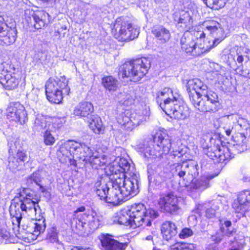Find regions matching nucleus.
I'll return each instance as SVG.
<instances>
[{
    "instance_id": "obj_1",
    "label": "nucleus",
    "mask_w": 250,
    "mask_h": 250,
    "mask_svg": "<svg viewBox=\"0 0 250 250\" xmlns=\"http://www.w3.org/2000/svg\"><path fill=\"white\" fill-rule=\"evenodd\" d=\"M39 200L36 195L31 193L29 189H24L19 193V197H15L12 200L10 207V214L13 224V230L15 236L20 239L26 238L27 233L38 236L45 229V225L37 223H30L28 225H22L21 230L20 224L22 216L27 215L31 219H40L41 209L38 205Z\"/></svg>"
},
{
    "instance_id": "obj_2",
    "label": "nucleus",
    "mask_w": 250,
    "mask_h": 250,
    "mask_svg": "<svg viewBox=\"0 0 250 250\" xmlns=\"http://www.w3.org/2000/svg\"><path fill=\"white\" fill-rule=\"evenodd\" d=\"M125 179L124 173L113 174L107 194L104 201L114 206L120 204L121 202L127 200L136 195L139 192L137 176Z\"/></svg>"
},
{
    "instance_id": "obj_3",
    "label": "nucleus",
    "mask_w": 250,
    "mask_h": 250,
    "mask_svg": "<svg viewBox=\"0 0 250 250\" xmlns=\"http://www.w3.org/2000/svg\"><path fill=\"white\" fill-rule=\"evenodd\" d=\"M158 216L155 210L146 209L143 204H135L129 209H123L114 214L112 218L113 223L135 228L145 225L150 226L151 221Z\"/></svg>"
},
{
    "instance_id": "obj_4",
    "label": "nucleus",
    "mask_w": 250,
    "mask_h": 250,
    "mask_svg": "<svg viewBox=\"0 0 250 250\" xmlns=\"http://www.w3.org/2000/svg\"><path fill=\"white\" fill-rule=\"evenodd\" d=\"M173 149L174 155L181 152L177 149L174 143H171L169 136L165 132L156 133L153 140L144 141L137 145V149L147 158H160L164 154H168L170 149Z\"/></svg>"
},
{
    "instance_id": "obj_5",
    "label": "nucleus",
    "mask_w": 250,
    "mask_h": 250,
    "mask_svg": "<svg viewBox=\"0 0 250 250\" xmlns=\"http://www.w3.org/2000/svg\"><path fill=\"white\" fill-rule=\"evenodd\" d=\"M150 67L149 60L144 58L126 62L121 66L119 74L122 78H128L130 81H139L147 73Z\"/></svg>"
},
{
    "instance_id": "obj_6",
    "label": "nucleus",
    "mask_w": 250,
    "mask_h": 250,
    "mask_svg": "<svg viewBox=\"0 0 250 250\" xmlns=\"http://www.w3.org/2000/svg\"><path fill=\"white\" fill-rule=\"evenodd\" d=\"M69 87L66 82L58 78H50L45 84V93L48 100L52 103L59 104L62 99V94L68 95Z\"/></svg>"
},
{
    "instance_id": "obj_7",
    "label": "nucleus",
    "mask_w": 250,
    "mask_h": 250,
    "mask_svg": "<svg viewBox=\"0 0 250 250\" xmlns=\"http://www.w3.org/2000/svg\"><path fill=\"white\" fill-rule=\"evenodd\" d=\"M60 152L66 157L72 155L86 163L90 161L94 155L90 148L84 144H80L72 141H68L60 148Z\"/></svg>"
},
{
    "instance_id": "obj_8",
    "label": "nucleus",
    "mask_w": 250,
    "mask_h": 250,
    "mask_svg": "<svg viewBox=\"0 0 250 250\" xmlns=\"http://www.w3.org/2000/svg\"><path fill=\"white\" fill-rule=\"evenodd\" d=\"M198 165L197 162L193 161H185L182 163L177 164L175 167V172L180 177L183 179L185 183L183 186L188 187L198 175Z\"/></svg>"
},
{
    "instance_id": "obj_9",
    "label": "nucleus",
    "mask_w": 250,
    "mask_h": 250,
    "mask_svg": "<svg viewBox=\"0 0 250 250\" xmlns=\"http://www.w3.org/2000/svg\"><path fill=\"white\" fill-rule=\"evenodd\" d=\"M114 36L119 41L128 42L137 38L139 34V30L133 27L132 24L124 21L121 24L117 22L114 25Z\"/></svg>"
},
{
    "instance_id": "obj_10",
    "label": "nucleus",
    "mask_w": 250,
    "mask_h": 250,
    "mask_svg": "<svg viewBox=\"0 0 250 250\" xmlns=\"http://www.w3.org/2000/svg\"><path fill=\"white\" fill-rule=\"evenodd\" d=\"M18 142L8 143L9 153L8 166L10 169H15L18 167L27 160V155L22 150L18 149L17 144Z\"/></svg>"
},
{
    "instance_id": "obj_11",
    "label": "nucleus",
    "mask_w": 250,
    "mask_h": 250,
    "mask_svg": "<svg viewBox=\"0 0 250 250\" xmlns=\"http://www.w3.org/2000/svg\"><path fill=\"white\" fill-rule=\"evenodd\" d=\"M74 114L80 116L84 119L88 123L89 128L96 134H103L104 127L101 118L91 110H74Z\"/></svg>"
},
{
    "instance_id": "obj_12",
    "label": "nucleus",
    "mask_w": 250,
    "mask_h": 250,
    "mask_svg": "<svg viewBox=\"0 0 250 250\" xmlns=\"http://www.w3.org/2000/svg\"><path fill=\"white\" fill-rule=\"evenodd\" d=\"M17 29L15 27H9L4 19L0 15V44L10 45L14 43L17 39Z\"/></svg>"
},
{
    "instance_id": "obj_13",
    "label": "nucleus",
    "mask_w": 250,
    "mask_h": 250,
    "mask_svg": "<svg viewBox=\"0 0 250 250\" xmlns=\"http://www.w3.org/2000/svg\"><path fill=\"white\" fill-rule=\"evenodd\" d=\"M178 203L177 196L172 193L161 195L158 200V205L161 210L169 213H173L179 209Z\"/></svg>"
},
{
    "instance_id": "obj_14",
    "label": "nucleus",
    "mask_w": 250,
    "mask_h": 250,
    "mask_svg": "<svg viewBox=\"0 0 250 250\" xmlns=\"http://www.w3.org/2000/svg\"><path fill=\"white\" fill-rule=\"evenodd\" d=\"M186 87L189 99H192L194 102L196 101L193 98H197V100H200V97H202V95L206 94L208 89L207 85L198 79L189 80Z\"/></svg>"
},
{
    "instance_id": "obj_15",
    "label": "nucleus",
    "mask_w": 250,
    "mask_h": 250,
    "mask_svg": "<svg viewBox=\"0 0 250 250\" xmlns=\"http://www.w3.org/2000/svg\"><path fill=\"white\" fill-rule=\"evenodd\" d=\"M108 233L102 234L99 236L102 250H125L127 243H121Z\"/></svg>"
},
{
    "instance_id": "obj_16",
    "label": "nucleus",
    "mask_w": 250,
    "mask_h": 250,
    "mask_svg": "<svg viewBox=\"0 0 250 250\" xmlns=\"http://www.w3.org/2000/svg\"><path fill=\"white\" fill-rule=\"evenodd\" d=\"M180 43L183 50L187 53H193V55L196 56L204 53L203 49L200 51L197 50L199 48L197 47L194 37L190 32H187L184 33L181 39Z\"/></svg>"
},
{
    "instance_id": "obj_17",
    "label": "nucleus",
    "mask_w": 250,
    "mask_h": 250,
    "mask_svg": "<svg viewBox=\"0 0 250 250\" xmlns=\"http://www.w3.org/2000/svg\"><path fill=\"white\" fill-rule=\"evenodd\" d=\"M229 149L219 146L211 148L207 156L218 163H225L229 159Z\"/></svg>"
},
{
    "instance_id": "obj_18",
    "label": "nucleus",
    "mask_w": 250,
    "mask_h": 250,
    "mask_svg": "<svg viewBox=\"0 0 250 250\" xmlns=\"http://www.w3.org/2000/svg\"><path fill=\"white\" fill-rule=\"evenodd\" d=\"M82 215L83 219L86 222L90 230L97 229L103 220L102 216L92 209L86 211Z\"/></svg>"
},
{
    "instance_id": "obj_19",
    "label": "nucleus",
    "mask_w": 250,
    "mask_h": 250,
    "mask_svg": "<svg viewBox=\"0 0 250 250\" xmlns=\"http://www.w3.org/2000/svg\"><path fill=\"white\" fill-rule=\"evenodd\" d=\"M250 202V190H244L240 193L237 201L232 204V208L237 212H245L249 209L248 204Z\"/></svg>"
},
{
    "instance_id": "obj_20",
    "label": "nucleus",
    "mask_w": 250,
    "mask_h": 250,
    "mask_svg": "<svg viewBox=\"0 0 250 250\" xmlns=\"http://www.w3.org/2000/svg\"><path fill=\"white\" fill-rule=\"evenodd\" d=\"M118 123L122 125L123 129L127 132L132 131L137 125L136 121L131 118L129 110H125L117 117Z\"/></svg>"
},
{
    "instance_id": "obj_21",
    "label": "nucleus",
    "mask_w": 250,
    "mask_h": 250,
    "mask_svg": "<svg viewBox=\"0 0 250 250\" xmlns=\"http://www.w3.org/2000/svg\"><path fill=\"white\" fill-rule=\"evenodd\" d=\"M173 91L169 88L165 87L157 94L156 101L161 109H165L166 105L174 102Z\"/></svg>"
},
{
    "instance_id": "obj_22",
    "label": "nucleus",
    "mask_w": 250,
    "mask_h": 250,
    "mask_svg": "<svg viewBox=\"0 0 250 250\" xmlns=\"http://www.w3.org/2000/svg\"><path fill=\"white\" fill-rule=\"evenodd\" d=\"M118 164L120 169L117 170L118 172H117V170H115V172L112 173V175L116 174V173H124L125 175V179L134 177V176L136 175L137 176V185L139 186V175L134 171L133 167H131L130 163L127 160L124 158H120Z\"/></svg>"
},
{
    "instance_id": "obj_23",
    "label": "nucleus",
    "mask_w": 250,
    "mask_h": 250,
    "mask_svg": "<svg viewBox=\"0 0 250 250\" xmlns=\"http://www.w3.org/2000/svg\"><path fill=\"white\" fill-rule=\"evenodd\" d=\"M173 19L178 24H183V28L186 30H188L192 26L193 20L188 11L182 10L175 12L173 14Z\"/></svg>"
},
{
    "instance_id": "obj_24",
    "label": "nucleus",
    "mask_w": 250,
    "mask_h": 250,
    "mask_svg": "<svg viewBox=\"0 0 250 250\" xmlns=\"http://www.w3.org/2000/svg\"><path fill=\"white\" fill-rule=\"evenodd\" d=\"M20 83V79L11 74L1 73L0 76V83L7 90H13L17 88Z\"/></svg>"
},
{
    "instance_id": "obj_25",
    "label": "nucleus",
    "mask_w": 250,
    "mask_h": 250,
    "mask_svg": "<svg viewBox=\"0 0 250 250\" xmlns=\"http://www.w3.org/2000/svg\"><path fill=\"white\" fill-rule=\"evenodd\" d=\"M152 33L160 43L167 42L171 37L169 30L163 25L154 27L152 30Z\"/></svg>"
},
{
    "instance_id": "obj_26",
    "label": "nucleus",
    "mask_w": 250,
    "mask_h": 250,
    "mask_svg": "<svg viewBox=\"0 0 250 250\" xmlns=\"http://www.w3.org/2000/svg\"><path fill=\"white\" fill-rule=\"evenodd\" d=\"M161 232L163 238L168 241L177 233V227L174 223L167 221L164 223L162 226Z\"/></svg>"
},
{
    "instance_id": "obj_27",
    "label": "nucleus",
    "mask_w": 250,
    "mask_h": 250,
    "mask_svg": "<svg viewBox=\"0 0 250 250\" xmlns=\"http://www.w3.org/2000/svg\"><path fill=\"white\" fill-rule=\"evenodd\" d=\"M49 16L47 13L43 12H32L31 17L29 18L30 22L31 25H33L35 29H39L44 27L45 25V22L43 17Z\"/></svg>"
},
{
    "instance_id": "obj_28",
    "label": "nucleus",
    "mask_w": 250,
    "mask_h": 250,
    "mask_svg": "<svg viewBox=\"0 0 250 250\" xmlns=\"http://www.w3.org/2000/svg\"><path fill=\"white\" fill-rule=\"evenodd\" d=\"M109 183H107L104 180L100 179L95 183L96 194L101 200L104 201L107 194V190L109 188Z\"/></svg>"
},
{
    "instance_id": "obj_29",
    "label": "nucleus",
    "mask_w": 250,
    "mask_h": 250,
    "mask_svg": "<svg viewBox=\"0 0 250 250\" xmlns=\"http://www.w3.org/2000/svg\"><path fill=\"white\" fill-rule=\"evenodd\" d=\"M213 177L203 176L200 179L192 181L189 186L190 188L203 191L209 187V181Z\"/></svg>"
},
{
    "instance_id": "obj_30",
    "label": "nucleus",
    "mask_w": 250,
    "mask_h": 250,
    "mask_svg": "<svg viewBox=\"0 0 250 250\" xmlns=\"http://www.w3.org/2000/svg\"><path fill=\"white\" fill-rule=\"evenodd\" d=\"M50 122V121H48V117L38 115L35 119L33 127L34 131L40 132L44 129L47 130Z\"/></svg>"
},
{
    "instance_id": "obj_31",
    "label": "nucleus",
    "mask_w": 250,
    "mask_h": 250,
    "mask_svg": "<svg viewBox=\"0 0 250 250\" xmlns=\"http://www.w3.org/2000/svg\"><path fill=\"white\" fill-rule=\"evenodd\" d=\"M102 83L104 88L109 91H115L118 86V81L111 76L104 77L102 79Z\"/></svg>"
},
{
    "instance_id": "obj_32",
    "label": "nucleus",
    "mask_w": 250,
    "mask_h": 250,
    "mask_svg": "<svg viewBox=\"0 0 250 250\" xmlns=\"http://www.w3.org/2000/svg\"><path fill=\"white\" fill-rule=\"evenodd\" d=\"M46 239L49 242L53 243L58 249H61L63 247L62 242L58 238V232L54 228L48 230Z\"/></svg>"
},
{
    "instance_id": "obj_33",
    "label": "nucleus",
    "mask_w": 250,
    "mask_h": 250,
    "mask_svg": "<svg viewBox=\"0 0 250 250\" xmlns=\"http://www.w3.org/2000/svg\"><path fill=\"white\" fill-rule=\"evenodd\" d=\"M107 157L105 155H100L99 152L95 151L94 155L88 162L95 168H98V167H101L106 164Z\"/></svg>"
},
{
    "instance_id": "obj_34",
    "label": "nucleus",
    "mask_w": 250,
    "mask_h": 250,
    "mask_svg": "<svg viewBox=\"0 0 250 250\" xmlns=\"http://www.w3.org/2000/svg\"><path fill=\"white\" fill-rule=\"evenodd\" d=\"M131 118L134 121H136L139 125L143 122L148 118L150 115V110H133V112H130Z\"/></svg>"
},
{
    "instance_id": "obj_35",
    "label": "nucleus",
    "mask_w": 250,
    "mask_h": 250,
    "mask_svg": "<svg viewBox=\"0 0 250 250\" xmlns=\"http://www.w3.org/2000/svg\"><path fill=\"white\" fill-rule=\"evenodd\" d=\"M236 139V141L237 142L236 146L240 152L250 149V141L247 139L243 134H240Z\"/></svg>"
},
{
    "instance_id": "obj_36",
    "label": "nucleus",
    "mask_w": 250,
    "mask_h": 250,
    "mask_svg": "<svg viewBox=\"0 0 250 250\" xmlns=\"http://www.w3.org/2000/svg\"><path fill=\"white\" fill-rule=\"evenodd\" d=\"M48 120L50 121V122L48 124L47 129L52 131L59 129L65 122L64 118L48 117Z\"/></svg>"
},
{
    "instance_id": "obj_37",
    "label": "nucleus",
    "mask_w": 250,
    "mask_h": 250,
    "mask_svg": "<svg viewBox=\"0 0 250 250\" xmlns=\"http://www.w3.org/2000/svg\"><path fill=\"white\" fill-rule=\"evenodd\" d=\"M75 229L76 232L81 235L87 234L90 232L86 222L83 219V215H81V218L76 222Z\"/></svg>"
},
{
    "instance_id": "obj_38",
    "label": "nucleus",
    "mask_w": 250,
    "mask_h": 250,
    "mask_svg": "<svg viewBox=\"0 0 250 250\" xmlns=\"http://www.w3.org/2000/svg\"><path fill=\"white\" fill-rule=\"evenodd\" d=\"M163 112L170 119L183 120L187 116L183 110H163Z\"/></svg>"
},
{
    "instance_id": "obj_39",
    "label": "nucleus",
    "mask_w": 250,
    "mask_h": 250,
    "mask_svg": "<svg viewBox=\"0 0 250 250\" xmlns=\"http://www.w3.org/2000/svg\"><path fill=\"white\" fill-rule=\"evenodd\" d=\"M88 9L84 8H80L76 12L75 15L76 22L77 23L82 24L84 22L88 21L87 15L88 14Z\"/></svg>"
},
{
    "instance_id": "obj_40",
    "label": "nucleus",
    "mask_w": 250,
    "mask_h": 250,
    "mask_svg": "<svg viewBox=\"0 0 250 250\" xmlns=\"http://www.w3.org/2000/svg\"><path fill=\"white\" fill-rule=\"evenodd\" d=\"M3 241H5V243H13L15 240L13 235H11L6 229L0 226V243Z\"/></svg>"
},
{
    "instance_id": "obj_41",
    "label": "nucleus",
    "mask_w": 250,
    "mask_h": 250,
    "mask_svg": "<svg viewBox=\"0 0 250 250\" xmlns=\"http://www.w3.org/2000/svg\"><path fill=\"white\" fill-rule=\"evenodd\" d=\"M195 245L192 243H177L171 246L170 250H194Z\"/></svg>"
},
{
    "instance_id": "obj_42",
    "label": "nucleus",
    "mask_w": 250,
    "mask_h": 250,
    "mask_svg": "<svg viewBox=\"0 0 250 250\" xmlns=\"http://www.w3.org/2000/svg\"><path fill=\"white\" fill-rule=\"evenodd\" d=\"M204 2L208 7L216 10L223 7L226 4L225 0H206Z\"/></svg>"
},
{
    "instance_id": "obj_43",
    "label": "nucleus",
    "mask_w": 250,
    "mask_h": 250,
    "mask_svg": "<svg viewBox=\"0 0 250 250\" xmlns=\"http://www.w3.org/2000/svg\"><path fill=\"white\" fill-rule=\"evenodd\" d=\"M206 30L209 32L216 31L217 33L222 34L224 30L220 26V23L216 21H211L208 22L206 26Z\"/></svg>"
},
{
    "instance_id": "obj_44",
    "label": "nucleus",
    "mask_w": 250,
    "mask_h": 250,
    "mask_svg": "<svg viewBox=\"0 0 250 250\" xmlns=\"http://www.w3.org/2000/svg\"><path fill=\"white\" fill-rule=\"evenodd\" d=\"M218 34L219 37H216V36H215V37H214V40H213L211 45H210L209 47H208V46H207L206 48H205L204 47H203V51H204V53L208 51L211 49L216 46L220 42H221L225 39L224 32H223V33L222 34Z\"/></svg>"
},
{
    "instance_id": "obj_45",
    "label": "nucleus",
    "mask_w": 250,
    "mask_h": 250,
    "mask_svg": "<svg viewBox=\"0 0 250 250\" xmlns=\"http://www.w3.org/2000/svg\"><path fill=\"white\" fill-rule=\"evenodd\" d=\"M49 129L45 130V132L43 135L44 142L46 145L50 146L52 145L55 143V139L51 134Z\"/></svg>"
},
{
    "instance_id": "obj_46",
    "label": "nucleus",
    "mask_w": 250,
    "mask_h": 250,
    "mask_svg": "<svg viewBox=\"0 0 250 250\" xmlns=\"http://www.w3.org/2000/svg\"><path fill=\"white\" fill-rule=\"evenodd\" d=\"M204 96L207 98L208 101H209L211 103H215L218 102V96L217 94L214 92L208 91V89L207 90L206 94L202 95V97Z\"/></svg>"
},
{
    "instance_id": "obj_47",
    "label": "nucleus",
    "mask_w": 250,
    "mask_h": 250,
    "mask_svg": "<svg viewBox=\"0 0 250 250\" xmlns=\"http://www.w3.org/2000/svg\"><path fill=\"white\" fill-rule=\"evenodd\" d=\"M193 235V231L191 229L185 228L183 229L179 233V237L181 239H186Z\"/></svg>"
},
{
    "instance_id": "obj_48",
    "label": "nucleus",
    "mask_w": 250,
    "mask_h": 250,
    "mask_svg": "<svg viewBox=\"0 0 250 250\" xmlns=\"http://www.w3.org/2000/svg\"><path fill=\"white\" fill-rule=\"evenodd\" d=\"M40 177L41 175L39 171L34 172L27 178V182L29 185L31 184L33 182L37 184L40 181Z\"/></svg>"
},
{
    "instance_id": "obj_49",
    "label": "nucleus",
    "mask_w": 250,
    "mask_h": 250,
    "mask_svg": "<svg viewBox=\"0 0 250 250\" xmlns=\"http://www.w3.org/2000/svg\"><path fill=\"white\" fill-rule=\"evenodd\" d=\"M18 111V122H19L21 124H22L25 123L27 119V114L26 110H17Z\"/></svg>"
},
{
    "instance_id": "obj_50",
    "label": "nucleus",
    "mask_w": 250,
    "mask_h": 250,
    "mask_svg": "<svg viewBox=\"0 0 250 250\" xmlns=\"http://www.w3.org/2000/svg\"><path fill=\"white\" fill-rule=\"evenodd\" d=\"M220 229L223 236H226L229 237L233 236L236 232V230L234 229H225L223 226H221Z\"/></svg>"
},
{
    "instance_id": "obj_51",
    "label": "nucleus",
    "mask_w": 250,
    "mask_h": 250,
    "mask_svg": "<svg viewBox=\"0 0 250 250\" xmlns=\"http://www.w3.org/2000/svg\"><path fill=\"white\" fill-rule=\"evenodd\" d=\"M223 234L220 230L216 233L212 235L210 237V239L212 241H213L215 244L219 243L223 239Z\"/></svg>"
},
{
    "instance_id": "obj_52",
    "label": "nucleus",
    "mask_w": 250,
    "mask_h": 250,
    "mask_svg": "<svg viewBox=\"0 0 250 250\" xmlns=\"http://www.w3.org/2000/svg\"><path fill=\"white\" fill-rule=\"evenodd\" d=\"M244 55H243L242 54H239V53L237 52L236 56L230 54L229 57V59H232L235 62V58H236V61L240 65H242V63L244 61Z\"/></svg>"
},
{
    "instance_id": "obj_53",
    "label": "nucleus",
    "mask_w": 250,
    "mask_h": 250,
    "mask_svg": "<svg viewBox=\"0 0 250 250\" xmlns=\"http://www.w3.org/2000/svg\"><path fill=\"white\" fill-rule=\"evenodd\" d=\"M18 111L17 110H11L7 113V118L10 120L18 122Z\"/></svg>"
},
{
    "instance_id": "obj_54",
    "label": "nucleus",
    "mask_w": 250,
    "mask_h": 250,
    "mask_svg": "<svg viewBox=\"0 0 250 250\" xmlns=\"http://www.w3.org/2000/svg\"><path fill=\"white\" fill-rule=\"evenodd\" d=\"M8 108L12 109H25L23 105L18 102H12L9 103Z\"/></svg>"
},
{
    "instance_id": "obj_55",
    "label": "nucleus",
    "mask_w": 250,
    "mask_h": 250,
    "mask_svg": "<svg viewBox=\"0 0 250 250\" xmlns=\"http://www.w3.org/2000/svg\"><path fill=\"white\" fill-rule=\"evenodd\" d=\"M93 109L94 106L91 103L83 102L80 104L79 109Z\"/></svg>"
},
{
    "instance_id": "obj_56",
    "label": "nucleus",
    "mask_w": 250,
    "mask_h": 250,
    "mask_svg": "<svg viewBox=\"0 0 250 250\" xmlns=\"http://www.w3.org/2000/svg\"><path fill=\"white\" fill-rule=\"evenodd\" d=\"M247 64L249 67L248 68H244V66H242L241 69V72L244 76L250 79V61L249 62H247Z\"/></svg>"
},
{
    "instance_id": "obj_57",
    "label": "nucleus",
    "mask_w": 250,
    "mask_h": 250,
    "mask_svg": "<svg viewBox=\"0 0 250 250\" xmlns=\"http://www.w3.org/2000/svg\"><path fill=\"white\" fill-rule=\"evenodd\" d=\"M215 210L212 208H208L206 211V216L208 218H212L215 216Z\"/></svg>"
},
{
    "instance_id": "obj_58",
    "label": "nucleus",
    "mask_w": 250,
    "mask_h": 250,
    "mask_svg": "<svg viewBox=\"0 0 250 250\" xmlns=\"http://www.w3.org/2000/svg\"><path fill=\"white\" fill-rule=\"evenodd\" d=\"M193 99H194L195 101L196 102H194L193 101H192V99H190L191 103L193 104L195 108H197V109H199V106L200 105L202 101L201 97H200V100H197V98H194Z\"/></svg>"
},
{
    "instance_id": "obj_59",
    "label": "nucleus",
    "mask_w": 250,
    "mask_h": 250,
    "mask_svg": "<svg viewBox=\"0 0 250 250\" xmlns=\"http://www.w3.org/2000/svg\"><path fill=\"white\" fill-rule=\"evenodd\" d=\"M71 250H93V249L90 247H74Z\"/></svg>"
},
{
    "instance_id": "obj_60",
    "label": "nucleus",
    "mask_w": 250,
    "mask_h": 250,
    "mask_svg": "<svg viewBox=\"0 0 250 250\" xmlns=\"http://www.w3.org/2000/svg\"><path fill=\"white\" fill-rule=\"evenodd\" d=\"M242 54L248 59H250V50L249 49L245 48Z\"/></svg>"
},
{
    "instance_id": "obj_61",
    "label": "nucleus",
    "mask_w": 250,
    "mask_h": 250,
    "mask_svg": "<svg viewBox=\"0 0 250 250\" xmlns=\"http://www.w3.org/2000/svg\"><path fill=\"white\" fill-rule=\"evenodd\" d=\"M231 221L227 220V221H225L224 222V223L223 224H222V226H223L225 229H228V228H229V227L231 226Z\"/></svg>"
},
{
    "instance_id": "obj_62",
    "label": "nucleus",
    "mask_w": 250,
    "mask_h": 250,
    "mask_svg": "<svg viewBox=\"0 0 250 250\" xmlns=\"http://www.w3.org/2000/svg\"><path fill=\"white\" fill-rule=\"evenodd\" d=\"M206 250H218L217 247L215 244L209 245Z\"/></svg>"
},
{
    "instance_id": "obj_63",
    "label": "nucleus",
    "mask_w": 250,
    "mask_h": 250,
    "mask_svg": "<svg viewBox=\"0 0 250 250\" xmlns=\"http://www.w3.org/2000/svg\"><path fill=\"white\" fill-rule=\"evenodd\" d=\"M85 211V208L83 206H82V207H81L80 208H78L76 212H84Z\"/></svg>"
},
{
    "instance_id": "obj_64",
    "label": "nucleus",
    "mask_w": 250,
    "mask_h": 250,
    "mask_svg": "<svg viewBox=\"0 0 250 250\" xmlns=\"http://www.w3.org/2000/svg\"><path fill=\"white\" fill-rule=\"evenodd\" d=\"M210 32V34L212 35V37L214 38V37H215V36L217 37H219V34L218 33H217V32L216 31H214V32Z\"/></svg>"
}]
</instances>
